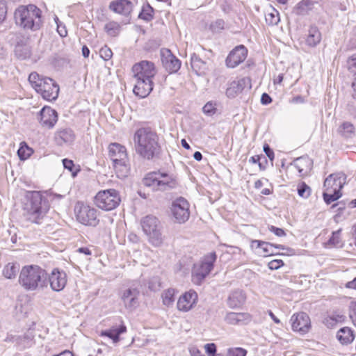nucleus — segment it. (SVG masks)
<instances>
[{
    "instance_id": "0eeeda50",
    "label": "nucleus",
    "mask_w": 356,
    "mask_h": 356,
    "mask_svg": "<svg viewBox=\"0 0 356 356\" xmlns=\"http://www.w3.org/2000/svg\"><path fill=\"white\" fill-rule=\"evenodd\" d=\"M143 184L154 191H167L177 188L178 181L172 174L161 171L148 173L143 179Z\"/></svg>"
},
{
    "instance_id": "f704fd0d",
    "label": "nucleus",
    "mask_w": 356,
    "mask_h": 356,
    "mask_svg": "<svg viewBox=\"0 0 356 356\" xmlns=\"http://www.w3.org/2000/svg\"><path fill=\"white\" fill-rule=\"evenodd\" d=\"M19 268L18 264L8 263L3 270V275L7 279L15 278L19 271Z\"/></svg>"
},
{
    "instance_id": "6e6552de",
    "label": "nucleus",
    "mask_w": 356,
    "mask_h": 356,
    "mask_svg": "<svg viewBox=\"0 0 356 356\" xmlns=\"http://www.w3.org/2000/svg\"><path fill=\"white\" fill-rule=\"evenodd\" d=\"M108 155L113 161L118 177L123 179L127 177L129 172V165L125 147L119 143H111L108 146Z\"/></svg>"
},
{
    "instance_id": "5701e85b",
    "label": "nucleus",
    "mask_w": 356,
    "mask_h": 356,
    "mask_svg": "<svg viewBox=\"0 0 356 356\" xmlns=\"http://www.w3.org/2000/svg\"><path fill=\"white\" fill-rule=\"evenodd\" d=\"M231 325H246L252 321V316L248 313H228L225 318Z\"/></svg>"
},
{
    "instance_id": "58836bf2",
    "label": "nucleus",
    "mask_w": 356,
    "mask_h": 356,
    "mask_svg": "<svg viewBox=\"0 0 356 356\" xmlns=\"http://www.w3.org/2000/svg\"><path fill=\"white\" fill-rule=\"evenodd\" d=\"M175 289H168L162 294L163 302L165 305L169 307L172 305L175 301Z\"/></svg>"
},
{
    "instance_id": "c756f323",
    "label": "nucleus",
    "mask_w": 356,
    "mask_h": 356,
    "mask_svg": "<svg viewBox=\"0 0 356 356\" xmlns=\"http://www.w3.org/2000/svg\"><path fill=\"white\" fill-rule=\"evenodd\" d=\"M337 337L342 344H348L354 340L355 334L350 327H344L338 331Z\"/></svg>"
},
{
    "instance_id": "39448f33",
    "label": "nucleus",
    "mask_w": 356,
    "mask_h": 356,
    "mask_svg": "<svg viewBox=\"0 0 356 356\" xmlns=\"http://www.w3.org/2000/svg\"><path fill=\"white\" fill-rule=\"evenodd\" d=\"M28 198L24 215L30 222L40 224L49 209V202L39 191L29 193Z\"/></svg>"
},
{
    "instance_id": "bf43d9fd",
    "label": "nucleus",
    "mask_w": 356,
    "mask_h": 356,
    "mask_svg": "<svg viewBox=\"0 0 356 356\" xmlns=\"http://www.w3.org/2000/svg\"><path fill=\"white\" fill-rule=\"evenodd\" d=\"M329 318H332L335 321V322H342L344 321V316L340 314H332L330 316H327Z\"/></svg>"
},
{
    "instance_id": "cd10ccee",
    "label": "nucleus",
    "mask_w": 356,
    "mask_h": 356,
    "mask_svg": "<svg viewBox=\"0 0 356 356\" xmlns=\"http://www.w3.org/2000/svg\"><path fill=\"white\" fill-rule=\"evenodd\" d=\"M316 2L313 0H302L293 8V13L297 15H305L312 10Z\"/></svg>"
},
{
    "instance_id": "4be33fe9",
    "label": "nucleus",
    "mask_w": 356,
    "mask_h": 356,
    "mask_svg": "<svg viewBox=\"0 0 356 356\" xmlns=\"http://www.w3.org/2000/svg\"><path fill=\"white\" fill-rule=\"evenodd\" d=\"M109 8L115 13L129 15L133 9V4L129 0H115L110 3Z\"/></svg>"
},
{
    "instance_id": "6ab92c4d",
    "label": "nucleus",
    "mask_w": 356,
    "mask_h": 356,
    "mask_svg": "<svg viewBox=\"0 0 356 356\" xmlns=\"http://www.w3.org/2000/svg\"><path fill=\"white\" fill-rule=\"evenodd\" d=\"M161 56L163 65L168 72L174 73L180 69L181 61L170 50L165 49L162 51Z\"/></svg>"
},
{
    "instance_id": "0e129e2a",
    "label": "nucleus",
    "mask_w": 356,
    "mask_h": 356,
    "mask_svg": "<svg viewBox=\"0 0 356 356\" xmlns=\"http://www.w3.org/2000/svg\"><path fill=\"white\" fill-rule=\"evenodd\" d=\"M346 286L349 289H356V277L353 280L348 282Z\"/></svg>"
},
{
    "instance_id": "a18cd8bd",
    "label": "nucleus",
    "mask_w": 356,
    "mask_h": 356,
    "mask_svg": "<svg viewBox=\"0 0 356 356\" xmlns=\"http://www.w3.org/2000/svg\"><path fill=\"white\" fill-rule=\"evenodd\" d=\"M225 27V22L222 19H217L210 24V29L214 32H220Z\"/></svg>"
},
{
    "instance_id": "37998d69",
    "label": "nucleus",
    "mask_w": 356,
    "mask_h": 356,
    "mask_svg": "<svg viewBox=\"0 0 356 356\" xmlns=\"http://www.w3.org/2000/svg\"><path fill=\"white\" fill-rule=\"evenodd\" d=\"M203 113L208 116H212L217 112V104L214 102H208L202 108Z\"/></svg>"
},
{
    "instance_id": "774afa93",
    "label": "nucleus",
    "mask_w": 356,
    "mask_h": 356,
    "mask_svg": "<svg viewBox=\"0 0 356 356\" xmlns=\"http://www.w3.org/2000/svg\"><path fill=\"white\" fill-rule=\"evenodd\" d=\"M53 356H74L73 353L70 350H65L60 354L54 355Z\"/></svg>"
},
{
    "instance_id": "052dcab7",
    "label": "nucleus",
    "mask_w": 356,
    "mask_h": 356,
    "mask_svg": "<svg viewBox=\"0 0 356 356\" xmlns=\"http://www.w3.org/2000/svg\"><path fill=\"white\" fill-rule=\"evenodd\" d=\"M271 102H272V99L267 93L262 94L261 97V104L266 105V104H270Z\"/></svg>"
},
{
    "instance_id": "2f4dec72",
    "label": "nucleus",
    "mask_w": 356,
    "mask_h": 356,
    "mask_svg": "<svg viewBox=\"0 0 356 356\" xmlns=\"http://www.w3.org/2000/svg\"><path fill=\"white\" fill-rule=\"evenodd\" d=\"M321 40V34L316 26H311L306 39V43L310 47H315Z\"/></svg>"
},
{
    "instance_id": "338daca9",
    "label": "nucleus",
    "mask_w": 356,
    "mask_h": 356,
    "mask_svg": "<svg viewBox=\"0 0 356 356\" xmlns=\"http://www.w3.org/2000/svg\"><path fill=\"white\" fill-rule=\"evenodd\" d=\"M352 88H353V97L354 99H356V76L354 78V81L352 83Z\"/></svg>"
},
{
    "instance_id": "aec40b11",
    "label": "nucleus",
    "mask_w": 356,
    "mask_h": 356,
    "mask_svg": "<svg viewBox=\"0 0 356 356\" xmlns=\"http://www.w3.org/2000/svg\"><path fill=\"white\" fill-rule=\"evenodd\" d=\"M197 294L194 291H189L183 294L178 300L177 307L179 311L188 312L196 304Z\"/></svg>"
},
{
    "instance_id": "1a4fd4ad",
    "label": "nucleus",
    "mask_w": 356,
    "mask_h": 356,
    "mask_svg": "<svg viewBox=\"0 0 356 356\" xmlns=\"http://www.w3.org/2000/svg\"><path fill=\"white\" fill-rule=\"evenodd\" d=\"M140 224L143 231L148 237L149 242L155 247L161 246L163 239L158 218L153 216H147L141 220Z\"/></svg>"
},
{
    "instance_id": "9d476101",
    "label": "nucleus",
    "mask_w": 356,
    "mask_h": 356,
    "mask_svg": "<svg viewBox=\"0 0 356 356\" xmlns=\"http://www.w3.org/2000/svg\"><path fill=\"white\" fill-rule=\"evenodd\" d=\"M120 202L119 192L113 188L100 191L95 197V205L104 211H111L115 209Z\"/></svg>"
},
{
    "instance_id": "4c0bfd02",
    "label": "nucleus",
    "mask_w": 356,
    "mask_h": 356,
    "mask_svg": "<svg viewBox=\"0 0 356 356\" xmlns=\"http://www.w3.org/2000/svg\"><path fill=\"white\" fill-rule=\"evenodd\" d=\"M265 19L268 25H277L280 22V14L277 10L272 8L270 12H268L265 15Z\"/></svg>"
},
{
    "instance_id": "4468645a",
    "label": "nucleus",
    "mask_w": 356,
    "mask_h": 356,
    "mask_svg": "<svg viewBox=\"0 0 356 356\" xmlns=\"http://www.w3.org/2000/svg\"><path fill=\"white\" fill-rule=\"evenodd\" d=\"M292 330L304 334L309 332L311 323L309 316L305 312L293 314L291 318Z\"/></svg>"
},
{
    "instance_id": "393cba45",
    "label": "nucleus",
    "mask_w": 356,
    "mask_h": 356,
    "mask_svg": "<svg viewBox=\"0 0 356 356\" xmlns=\"http://www.w3.org/2000/svg\"><path fill=\"white\" fill-rule=\"evenodd\" d=\"M127 332L126 326L122 323L119 327L112 326L110 329L101 332V336L108 337L111 339L113 343H116L120 341V335Z\"/></svg>"
},
{
    "instance_id": "c03bdc74",
    "label": "nucleus",
    "mask_w": 356,
    "mask_h": 356,
    "mask_svg": "<svg viewBox=\"0 0 356 356\" xmlns=\"http://www.w3.org/2000/svg\"><path fill=\"white\" fill-rule=\"evenodd\" d=\"M298 193L300 197L307 198L311 194V188L305 183L302 182L298 186Z\"/></svg>"
},
{
    "instance_id": "f8f14e48",
    "label": "nucleus",
    "mask_w": 356,
    "mask_h": 356,
    "mask_svg": "<svg viewBox=\"0 0 356 356\" xmlns=\"http://www.w3.org/2000/svg\"><path fill=\"white\" fill-rule=\"evenodd\" d=\"M97 210L83 202H77L74 207L76 220L81 224L95 226L97 223Z\"/></svg>"
},
{
    "instance_id": "a19ab883",
    "label": "nucleus",
    "mask_w": 356,
    "mask_h": 356,
    "mask_svg": "<svg viewBox=\"0 0 356 356\" xmlns=\"http://www.w3.org/2000/svg\"><path fill=\"white\" fill-rule=\"evenodd\" d=\"M32 154V149L25 143H22L17 154L21 160H25Z\"/></svg>"
},
{
    "instance_id": "20e7f679",
    "label": "nucleus",
    "mask_w": 356,
    "mask_h": 356,
    "mask_svg": "<svg viewBox=\"0 0 356 356\" xmlns=\"http://www.w3.org/2000/svg\"><path fill=\"white\" fill-rule=\"evenodd\" d=\"M19 283L28 291L42 289L47 286V274L37 265L25 266L21 270Z\"/></svg>"
},
{
    "instance_id": "b1692460",
    "label": "nucleus",
    "mask_w": 356,
    "mask_h": 356,
    "mask_svg": "<svg viewBox=\"0 0 356 356\" xmlns=\"http://www.w3.org/2000/svg\"><path fill=\"white\" fill-rule=\"evenodd\" d=\"M75 135L73 131L69 128L59 129L54 134V140L57 145L71 143L74 141Z\"/></svg>"
},
{
    "instance_id": "f03ea898",
    "label": "nucleus",
    "mask_w": 356,
    "mask_h": 356,
    "mask_svg": "<svg viewBox=\"0 0 356 356\" xmlns=\"http://www.w3.org/2000/svg\"><path fill=\"white\" fill-rule=\"evenodd\" d=\"M14 21L24 31H38L42 26V10L33 4L19 6L15 10Z\"/></svg>"
},
{
    "instance_id": "e2e57ef3",
    "label": "nucleus",
    "mask_w": 356,
    "mask_h": 356,
    "mask_svg": "<svg viewBox=\"0 0 356 356\" xmlns=\"http://www.w3.org/2000/svg\"><path fill=\"white\" fill-rule=\"evenodd\" d=\"M323 323L327 327H332L337 323L332 318H329L328 317H326L324 319Z\"/></svg>"
},
{
    "instance_id": "c9c22d12",
    "label": "nucleus",
    "mask_w": 356,
    "mask_h": 356,
    "mask_svg": "<svg viewBox=\"0 0 356 356\" xmlns=\"http://www.w3.org/2000/svg\"><path fill=\"white\" fill-rule=\"evenodd\" d=\"M340 232L341 229L333 232L331 238L326 243H324V247L326 248L341 247L342 243L339 236Z\"/></svg>"
},
{
    "instance_id": "680f3d73",
    "label": "nucleus",
    "mask_w": 356,
    "mask_h": 356,
    "mask_svg": "<svg viewBox=\"0 0 356 356\" xmlns=\"http://www.w3.org/2000/svg\"><path fill=\"white\" fill-rule=\"evenodd\" d=\"M350 316L354 325L356 326V302L351 305V314Z\"/></svg>"
},
{
    "instance_id": "ddd939ff",
    "label": "nucleus",
    "mask_w": 356,
    "mask_h": 356,
    "mask_svg": "<svg viewBox=\"0 0 356 356\" xmlns=\"http://www.w3.org/2000/svg\"><path fill=\"white\" fill-rule=\"evenodd\" d=\"M189 207L188 202L182 197H179L172 202L170 209L177 222L184 223L188 220L190 217Z\"/></svg>"
},
{
    "instance_id": "ea45409f",
    "label": "nucleus",
    "mask_w": 356,
    "mask_h": 356,
    "mask_svg": "<svg viewBox=\"0 0 356 356\" xmlns=\"http://www.w3.org/2000/svg\"><path fill=\"white\" fill-rule=\"evenodd\" d=\"M341 195L342 194L341 192L333 191L332 193L325 190L323 194V200L327 204H330L332 202L337 200L341 197Z\"/></svg>"
},
{
    "instance_id": "a211bd4d",
    "label": "nucleus",
    "mask_w": 356,
    "mask_h": 356,
    "mask_svg": "<svg viewBox=\"0 0 356 356\" xmlns=\"http://www.w3.org/2000/svg\"><path fill=\"white\" fill-rule=\"evenodd\" d=\"M49 282L53 291L57 292L62 291L67 284L66 273L58 268L54 269L49 275Z\"/></svg>"
},
{
    "instance_id": "bb28decb",
    "label": "nucleus",
    "mask_w": 356,
    "mask_h": 356,
    "mask_svg": "<svg viewBox=\"0 0 356 356\" xmlns=\"http://www.w3.org/2000/svg\"><path fill=\"white\" fill-rule=\"evenodd\" d=\"M246 79L243 78L234 81L230 83L229 87L226 90V95L229 97H234L241 92L246 84Z\"/></svg>"
},
{
    "instance_id": "dca6fc26",
    "label": "nucleus",
    "mask_w": 356,
    "mask_h": 356,
    "mask_svg": "<svg viewBox=\"0 0 356 356\" xmlns=\"http://www.w3.org/2000/svg\"><path fill=\"white\" fill-rule=\"evenodd\" d=\"M248 55V50L243 45L235 47L228 55L226 64L228 67L234 68L243 63Z\"/></svg>"
},
{
    "instance_id": "5fc2aeb1",
    "label": "nucleus",
    "mask_w": 356,
    "mask_h": 356,
    "mask_svg": "<svg viewBox=\"0 0 356 356\" xmlns=\"http://www.w3.org/2000/svg\"><path fill=\"white\" fill-rule=\"evenodd\" d=\"M283 265L284 264L282 260H273L269 262L268 267L271 270H277Z\"/></svg>"
},
{
    "instance_id": "7c9ffc66",
    "label": "nucleus",
    "mask_w": 356,
    "mask_h": 356,
    "mask_svg": "<svg viewBox=\"0 0 356 356\" xmlns=\"http://www.w3.org/2000/svg\"><path fill=\"white\" fill-rule=\"evenodd\" d=\"M191 65L193 70L198 74H204L207 69V63L195 54H193L191 57Z\"/></svg>"
},
{
    "instance_id": "2eb2a0df",
    "label": "nucleus",
    "mask_w": 356,
    "mask_h": 356,
    "mask_svg": "<svg viewBox=\"0 0 356 356\" xmlns=\"http://www.w3.org/2000/svg\"><path fill=\"white\" fill-rule=\"evenodd\" d=\"M346 176L343 172H336L330 175L324 181L323 186L325 191L341 192L346 184Z\"/></svg>"
},
{
    "instance_id": "9b49d317",
    "label": "nucleus",
    "mask_w": 356,
    "mask_h": 356,
    "mask_svg": "<svg viewBox=\"0 0 356 356\" xmlns=\"http://www.w3.org/2000/svg\"><path fill=\"white\" fill-rule=\"evenodd\" d=\"M216 260V254L214 252L206 255L202 261L193 266L192 271V282L196 285H200L206 277L209 274L213 267V263Z\"/></svg>"
},
{
    "instance_id": "423d86ee",
    "label": "nucleus",
    "mask_w": 356,
    "mask_h": 356,
    "mask_svg": "<svg viewBox=\"0 0 356 356\" xmlns=\"http://www.w3.org/2000/svg\"><path fill=\"white\" fill-rule=\"evenodd\" d=\"M29 81L44 99L54 101L57 99L59 87L52 79L43 77L36 72H32L29 76Z\"/></svg>"
},
{
    "instance_id": "69168bd1",
    "label": "nucleus",
    "mask_w": 356,
    "mask_h": 356,
    "mask_svg": "<svg viewBox=\"0 0 356 356\" xmlns=\"http://www.w3.org/2000/svg\"><path fill=\"white\" fill-rule=\"evenodd\" d=\"M78 252L80 253H83L86 255L91 254V251L88 248H80L78 249Z\"/></svg>"
},
{
    "instance_id": "7ed1b4c3",
    "label": "nucleus",
    "mask_w": 356,
    "mask_h": 356,
    "mask_svg": "<svg viewBox=\"0 0 356 356\" xmlns=\"http://www.w3.org/2000/svg\"><path fill=\"white\" fill-rule=\"evenodd\" d=\"M136 152L146 159H152L160 152L156 134L148 128L138 129L134 136Z\"/></svg>"
},
{
    "instance_id": "49530a36",
    "label": "nucleus",
    "mask_w": 356,
    "mask_h": 356,
    "mask_svg": "<svg viewBox=\"0 0 356 356\" xmlns=\"http://www.w3.org/2000/svg\"><path fill=\"white\" fill-rule=\"evenodd\" d=\"M247 351L242 348H232L228 349L227 356H245Z\"/></svg>"
},
{
    "instance_id": "72a5a7b5",
    "label": "nucleus",
    "mask_w": 356,
    "mask_h": 356,
    "mask_svg": "<svg viewBox=\"0 0 356 356\" xmlns=\"http://www.w3.org/2000/svg\"><path fill=\"white\" fill-rule=\"evenodd\" d=\"M104 31L108 35L116 37L121 31V25L115 21H111L105 24Z\"/></svg>"
},
{
    "instance_id": "de8ad7c7",
    "label": "nucleus",
    "mask_w": 356,
    "mask_h": 356,
    "mask_svg": "<svg viewBox=\"0 0 356 356\" xmlns=\"http://www.w3.org/2000/svg\"><path fill=\"white\" fill-rule=\"evenodd\" d=\"M99 54L104 60H108L112 57L113 53L110 48L105 46L100 49Z\"/></svg>"
},
{
    "instance_id": "e433bc0d",
    "label": "nucleus",
    "mask_w": 356,
    "mask_h": 356,
    "mask_svg": "<svg viewBox=\"0 0 356 356\" xmlns=\"http://www.w3.org/2000/svg\"><path fill=\"white\" fill-rule=\"evenodd\" d=\"M338 131L342 136L351 138L354 135L355 127L350 122H345L339 127Z\"/></svg>"
},
{
    "instance_id": "864d4df0",
    "label": "nucleus",
    "mask_w": 356,
    "mask_h": 356,
    "mask_svg": "<svg viewBox=\"0 0 356 356\" xmlns=\"http://www.w3.org/2000/svg\"><path fill=\"white\" fill-rule=\"evenodd\" d=\"M55 20H56V22L57 24V31H58V34L61 37H65L67 35V30L65 29V26L64 25L60 24L58 23L59 20H58V18L57 17H56Z\"/></svg>"
},
{
    "instance_id": "a878e982",
    "label": "nucleus",
    "mask_w": 356,
    "mask_h": 356,
    "mask_svg": "<svg viewBox=\"0 0 356 356\" xmlns=\"http://www.w3.org/2000/svg\"><path fill=\"white\" fill-rule=\"evenodd\" d=\"M312 160L308 157H300L296 159L293 165L298 170L300 176H305L310 171L312 168Z\"/></svg>"
},
{
    "instance_id": "473e14b6",
    "label": "nucleus",
    "mask_w": 356,
    "mask_h": 356,
    "mask_svg": "<svg viewBox=\"0 0 356 356\" xmlns=\"http://www.w3.org/2000/svg\"><path fill=\"white\" fill-rule=\"evenodd\" d=\"M257 243V247H260L265 254H272L273 251L270 250L272 248L284 250V248L282 245H273L272 243L264 242L259 240H253L251 243V247L254 248V244Z\"/></svg>"
},
{
    "instance_id": "c85d7f7f",
    "label": "nucleus",
    "mask_w": 356,
    "mask_h": 356,
    "mask_svg": "<svg viewBox=\"0 0 356 356\" xmlns=\"http://www.w3.org/2000/svg\"><path fill=\"white\" fill-rule=\"evenodd\" d=\"M245 300V296L241 291L232 292L227 300V305L230 308L234 309L241 306Z\"/></svg>"
},
{
    "instance_id": "6e6d98bb",
    "label": "nucleus",
    "mask_w": 356,
    "mask_h": 356,
    "mask_svg": "<svg viewBox=\"0 0 356 356\" xmlns=\"http://www.w3.org/2000/svg\"><path fill=\"white\" fill-rule=\"evenodd\" d=\"M268 229L271 232L274 233L277 236L280 237L286 235L285 232L281 228H278L272 225L269 227Z\"/></svg>"
},
{
    "instance_id": "603ef678",
    "label": "nucleus",
    "mask_w": 356,
    "mask_h": 356,
    "mask_svg": "<svg viewBox=\"0 0 356 356\" xmlns=\"http://www.w3.org/2000/svg\"><path fill=\"white\" fill-rule=\"evenodd\" d=\"M204 349L207 352V353L209 356H214L216 352V346L214 343H207L204 346Z\"/></svg>"
},
{
    "instance_id": "4d7b16f0",
    "label": "nucleus",
    "mask_w": 356,
    "mask_h": 356,
    "mask_svg": "<svg viewBox=\"0 0 356 356\" xmlns=\"http://www.w3.org/2000/svg\"><path fill=\"white\" fill-rule=\"evenodd\" d=\"M264 151L266 156L272 161L274 159V153L268 145H264Z\"/></svg>"
},
{
    "instance_id": "f257e3e1",
    "label": "nucleus",
    "mask_w": 356,
    "mask_h": 356,
    "mask_svg": "<svg viewBox=\"0 0 356 356\" xmlns=\"http://www.w3.org/2000/svg\"><path fill=\"white\" fill-rule=\"evenodd\" d=\"M132 72L136 80L134 92L142 98L147 97L154 87L152 79L156 74L154 64L151 61L142 60L133 66Z\"/></svg>"
},
{
    "instance_id": "79ce46f5",
    "label": "nucleus",
    "mask_w": 356,
    "mask_h": 356,
    "mask_svg": "<svg viewBox=\"0 0 356 356\" xmlns=\"http://www.w3.org/2000/svg\"><path fill=\"white\" fill-rule=\"evenodd\" d=\"M153 8L149 5H147L143 7L142 11L138 17L140 19L149 22L153 18Z\"/></svg>"
},
{
    "instance_id": "f3484780",
    "label": "nucleus",
    "mask_w": 356,
    "mask_h": 356,
    "mask_svg": "<svg viewBox=\"0 0 356 356\" xmlns=\"http://www.w3.org/2000/svg\"><path fill=\"white\" fill-rule=\"evenodd\" d=\"M38 120L42 127L51 129L58 120L57 112L51 107L44 106L39 113Z\"/></svg>"
},
{
    "instance_id": "412c9836",
    "label": "nucleus",
    "mask_w": 356,
    "mask_h": 356,
    "mask_svg": "<svg viewBox=\"0 0 356 356\" xmlns=\"http://www.w3.org/2000/svg\"><path fill=\"white\" fill-rule=\"evenodd\" d=\"M139 294L140 291L136 288H129L123 291L121 299L127 309H133L138 307Z\"/></svg>"
},
{
    "instance_id": "09e8293b",
    "label": "nucleus",
    "mask_w": 356,
    "mask_h": 356,
    "mask_svg": "<svg viewBox=\"0 0 356 356\" xmlns=\"http://www.w3.org/2000/svg\"><path fill=\"white\" fill-rule=\"evenodd\" d=\"M62 162L64 168L65 169H67L70 172H71L72 173V176L74 177L76 175L77 171L73 170L74 167L73 161L67 159H63Z\"/></svg>"
},
{
    "instance_id": "3c124183",
    "label": "nucleus",
    "mask_w": 356,
    "mask_h": 356,
    "mask_svg": "<svg viewBox=\"0 0 356 356\" xmlns=\"http://www.w3.org/2000/svg\"><path fill=\"white\" fill-rule=\"evenodd\" d=\"M7 7L3 0H0V24L4 21L6 17Z\"/></svg>"
},
{
    "instance_id": "13d9d810",
    "label": "nucleus",
    "mask_w": 356,
    "mask_h": 356,
    "mask_svg": "<svg viewBox=\"0 0 356 356\" xmlns=\"http://www.w3.org/2000/svg\"><path fill=\"white\" fill-rule=\"evenodd\" d=\"M191 356H205L197 347L193 346L189 348Z\"/></svg>"
},
{
    "instance_id": "8fccbe9b",
    "label": "nucleus",
    "mask_w": 356,
    "mask_h": 356,
    "mask_svg": "<svg viewBox=\"0 0 356 356\" xmlns=\"http://www.w3.org/2000/svg\"><path fill=\"white\" fill-rule=\"evenodd\" d=\"M348 69L355 74L356 76V54H353L348 60Z\"/></svg>"
}]
</instances>
